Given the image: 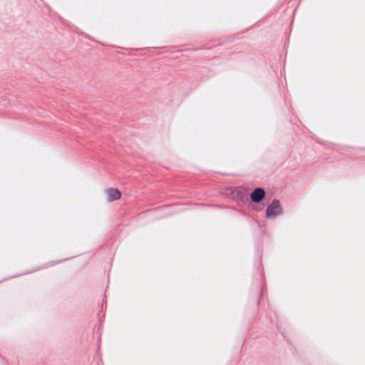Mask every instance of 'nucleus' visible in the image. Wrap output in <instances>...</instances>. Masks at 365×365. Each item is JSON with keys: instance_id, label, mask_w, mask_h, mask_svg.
<instances>
[{"instance_id": "f257e3e1", "label": "nucleus", "mask_w": 365, "mask_h": 365, "mask_svg": "<svg viewBox=\"0 0 365 365\" xmlns=\"http://www.w3.org/2000/svg\"><path fill=\"white\" fill-rule=\"evenodd\" d=\"M227 191V195L235 201L244 202L247 200V190L243 186L229 187Z\"/></svg>"}, {"instance_id": "f03ea898", "label": "nucleus", "mask_w": 365, "mask_h": 365, "mask_svg": "<svg viewBox=\"0 0 365 365\" xmlns=\"http://www.w3.org/2000/svg\"><path fill=\"white\" fill-rule=\"evenodd\" d=\"M282 212L283 210L282 208L279 200L274 199L267 207L265 210V215L267 218L272 219L282 214Z\"/></svg>"}, {"instance_id": "7ed1b4c3", "label": "nucleus", "mask_w": 365, "mask_h": 365, "mask_svg": "<svg viewBox=\"0 0 365 365\" xmlns=\"http://www.w3.org/2000/svg\"><path fill=\"white\" fill-rule=\"evenodd\" d=\"M251 201L255 203H259L265 197V191L262 187L255 188L250 195Z\"/></svg>"}, {"instance_id": "20e7f679", "label": "nucleus", "mask_w": 365, "mask_h": 365, "mask_svg": "<svg viewBox=\"0 0 365 365\" xmlns=\"http://www.w3.org/2000/svg\"><path fill=\"white\" fill-rule=\"evenodd\" d=\"M107 193V200L109 202H112L114 200H117L120 198L121 197V192L117 188H108L106 190Z\"/></svg>"}, {"instance_id": "39448f33", "label": "nucleus", "mask_w": 365, "mask_h": 365, "mask_svg": "<svg viewBox=\"0 0 365 365\" xmlns=\"http://www.w3.org/2000/svg\"><path fill=\"white\" fill-rule=\"evenodd\" d=\"M33 271H28V272H26L24 274H29V273H31Z\"/></svg>"}, {"instance_id": "423d86ee", "label": "nucleus", "mask_w": 365, "mask_h": 365, "mask_svg": "<svg viewBox=\"0 0 365 365\" xmlns=\"http://www.w3.org/2000/svg\"><path fill=\"white\" fill-rule=\"evenodd\" d=\"M63 261H64V259H61V260H60V261H58L56 263H59V262H63Z\"/></svg>"}, {"instance_id": "0eeeda50", "label": "nucleus", "mask_w": 365, "mask_h": 365, "mask_svg": "<svg viewBox=\"0 0 365 365\" xmlns=\"http://www.w3.org/2000/svg\"><path fill=\"white\" fill-rule=\"evenodd\" d=\"M17 276H18V275H14V277H11V278H12V277H17ZM9 279H11V277H9Z\"/></svg>"}]
</instances>
